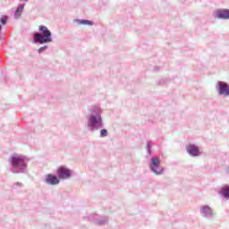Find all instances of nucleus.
I'll return each instance as SVG.
<instances>
[{"instance_id":"f03ea898","label":"nucleus","mask_w":229,"mask_h":229,"mask_svg":"<svg viewBox=\"0 0 229 229\" xmlns=\"http://www.w3.org/2000/svg\"><path fill=\"white\" fill-rule=\"evenodd\" d=\"M30 159L21 154H13L9 158L10 171L13 174H26Z\"/></svg>"},{"instance_id":"5701e85b","label":"nucleus","mask_w":229,"mask_h":229,"mask_svg":"<svg viewBox=\"0 0 229 229\" xmlns=\"http://www.w3.org/2000/svg\"><path fill=\"white\" fill-rule=\"evenodd\" d=\"M23 1H25V3H28V0H23Z\"/></svg>"},{"instance_id":"2eb2a0df","label":"nucleus","mask_w":229,"mask_h":229,"mask_svg":"<svg viewBox=\"0 0 229 229\" xmlns=\"http://www.w3.org/2000/svg\"><path fill=\"white\" fill-rule=\"evenodd\" d=\"M8 19H10L8 15H3L0 19V24L3 26L6 25L8 23Z\"/></svg>"},{"instance_id":"aec40b11","label":"nucleus","mask_w":229,"mask_h":229,"mask_svg":"<svg viewBox=\"0 0 229 229\" xmlns=\"http://www.w3.org/2000/svg\"><path fill=\"white\" fill-rule=\"evenodd\" d=\"M17 187H22V182H15L13 185V189H17Z\"/></svg>"},{"instance_id":"412c9836","label":"nucleus","mask_w":229,"mask_h":229,"mask_svg":"<svg viewBox=\"0 0 229 229\" xmlns=\"http://www.w3.org/2000/svg\"><path fill=\"white\" fill-rule=\"evenodd\" d=\"M157 71H160V67L158 66L154 67V72H157Z\"/></svg>"},{"instance_id":"9d476101","label":"nucleus","mask_w":229,"mask_h":229,"mask_svg":"<svg viewBox=\"0 0 229 229\" xmlns=\"http://www.w3.org/2000/svg\"><path fill=\"white\" fill-rule=\"evenodd\" d=\"M186 151L190 157H196L201 155L199 151V147L196 144H189L186 146Z\"/></svg>"},{"instance_id":"6e6552de","label":"nucleus","mask_w":229,"mask_h":229,"mask_svg":"<svg viewBox=\"0 0 229 229\" xmlns=\"http://www.w3.org/2000/svg\"><path fill=\"white\" fill-rule=\"evenodd\" d=\"M212 17L220 21L229 20V9H216L213 12Z\"/></svg>"},{"instance_id":"ddd939ff","label":"nucleus","mask_w":229,"mask_h":229,"mask_svg":"<svg viewBox=\"0 0 229 229\" xmlns=\"http://www.w3.org/2000/svg\"><path fill=\"white\" fill-rule=\"evenodd\" d=\"M24 6H26V4H21L16 8L13 14V17L16 21L21 19V15H22V12H24Z\"/></svg>"},{"instance_id":"7ed1b4c3","label":"nucleus","mask_w":229,"mask_h":229,"mask_svg":"<svg viewBox=\"0 0 229 229\" xmlns=\"http://www.w3.org/2000/svg\"><path fill=\"white\" fill-rule=\"evenodd\" d=\"M39 33H33V44H39L42 46L44 44H51L53 42V33L51 30L45 25H40L38 27Z\"/></svg>"},{"instance_id":"1a4fd4ad","label":"nucleus","mask_w":229,"mask_h":229,"mask_svg":"<svg viewBox=\"0 0 229 229\" xmlns=\"http://www.w3.org/2000/svg\"><path fill=\"white\" fill-rule=\"evenodd\" d=\"M199 212L202 217H206V219H214V211L212 210V208H210V206H201Z\"/></svg>"},{"instance_id":"6ab92c4d","label":"nucleus","mask_w":229,"mask_h":229,"mask_svg":"<svg viewBox=\"0 0 229 229\" xmlns=\"http://www.w3.org/2000/svg\"><path fill=\"white\" fill-rule=\"evenodd\" d=\"M157 85L162 86V85H165V79H160L158 81H157Z\"/></svg>"},{"instance_id":"9b49d317","label":"nucleus","mask_w":229,"mask_h":229,"mask_svg":"<svg viewBox=\"0 0 229 229\" xmlns=\"http://www.w3.org/2000/svg\"><path fill=\"white\" fill-rule=\"evenodd\" d=\"M44 182L47 185H58L60 179L56 174H48L46 175Z\"/></svg>"},{"instance_id":"423d86ee","label":"nucleus","mask_w":229,"mask_h":229,"mask_svg":"<svg viewBox=\"0 0 229 229\" xmlns=\"http://www.w3.org/2000/svg\"><path fill=\"white\" fill-rule=\"evenodd\" d=\"M89 221L91 223H94L98 226H105V225H108V217L106 216H101L99 217L98 215H89L88 216Z\"/></svg>"},{"instance_id":"f257e3e1","label":"nucleus","mask_w":229,"mask_h":229,"mask_svg":"<svg viewBox=\"0 0 229 229\" xmlns=\"http://www.w3.org/2000/svg\"><path fill=\"white\" fill-rule=\"evenodd\" d=\"M103 109L98 106H91L88 108V113L86 114L87 126L90 131H96L105 126L103 123Z\"/></svg>"},{"instance_id":"20e7f679","label":"nucleus","mask_w":229,"mask_h":229,"mask_svg":"<svg viewBox=\"0 0 229 229\" xmlns=\"http://www.w3.org/2000/svg\"><path fill=\"white\" fill-rule=\"evenodd\" d=\"M148 167L156 176H162L165 172V168L160 165V157L157 156L150 157Z\"/></svg>"},{"instance_id":"dca6fc26","label":"nucleus","mask_w":229,"mask_h":229,"mask_svg":"<svg viewBox=\"0 0 229 229\" xmlns=\"http://www.w3.org/2000/svg\"><path fill=\"white\" fill-rule=\"evenodd\" d=\"M146 149H147V157H151V141L147 142Z\"/></svg>"},{"instance_id":"4468645a","label":"nucleus","mask_w":229,"mask_h":229,"mask_svg":"<svg viewBox=\"0 0 229 229\" xmlns=\"http://www.w3.org/2000/svg\"><path fill=\"white\" fill-rule=\"evenodd\" d=\"M74 22H77L81 26H94V21L85 19H76Z\"/></svg>"},{"instance_id":"0eeeda50","label":"nucleus","mask_w":229,"mask_h":229,"mask_svg":"<svg viewBox=\"0 0 229 229\" xmlns=\"http://www.w3.org/2000/svg\"><path fill=\"white\" fill-rule=\"evenodd\" d=\"M216 90L218 96H229V85L225 81H219L216 85Z\"/></svg>"},{"instance_id":"a211bd4d","label":"nucleus","mask_w":229,"mask_h":229,"mask_svg":"<svg viewBox=\"0 0 229 229\" xmlns=\"http://www.w3.org/2000/svg\"><path fill=\"white\" fill-rule=\"evenodd\" d=\"M100 137L101 138L108 137V130L101 129L100 130Z\"/></svg>"},{"instance_id":"f3484780","label":"nucleus","mask_w":229,"mask_h":229,"mask_svg":"<svg viewBox=\"0 0 229 229\" xmlns=\"http://www.w3.org/2000/svg\"><path fill=\"white\" fill-rule=\"evenodd\" d=\"M47 49H49V46L44 45L43 47L38 49V55H42V53H44V51H47Z\"/></svg>"},{"instance_id":"f8f14e48","label":"nucleus","mask_w":229,"mask_h":229,"mask_svg":"<svg viewBox=\"0 0 229 229\" xmlns=\"http://www.w3.org/2000/svg\"><path fill=\"white\" fill-rule=\"evenodd\" d=\"M218 194H220L224 199H229V185L225 184L222 186L218 191Z\"/></svg>"},{"instance_id":"39448f33","label":"nucleus","mask_w":229,"mask_h":229,"mask_svg":"<svg viewBox=\"0 0 229 229\" xmlns=\"http://www.w3.org/2000/svg\"><path fill=\"white\" fill-rule=\"evenodd\" d=\"M56 175L59 180H69V178L72 176V171L64 165H61L56 170Z\"/></svg>"},{"instance_id":"4be33fe9","label":"nucleus","mask_w":229,"mask_h":229,"mask_svg":"<svg viewBox=\"0 0 229 229\" xmlns=\"http://www.w3.org/2000/svg\"><path fill=\"white\" fill-rule=\"evenodd\" d=\"M226 173H228V174H229V167L227 168V171H226Z\"/></svg>"}]
</instances>
